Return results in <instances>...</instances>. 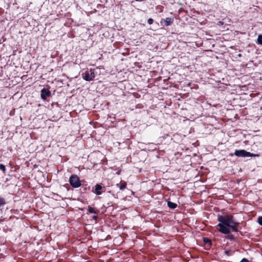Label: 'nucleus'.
<instances>
[{
    "mask_svg": "<svg viewBox=\"0 0 262 262\" xmlns=\"http://www.w3.org/2000/svg\"><path fill=\"white\" fill-rule=\"evenodd\" d=\"M217 230L222 233L228 234L231 231H237L238 224L234 222L230 215L218 216Z\"/></svg>",
    "mask_w": 262,
    "mask_h": 262,
    "instance_id": "nucleus-1",
    "label": "nucleus"
},
{
    "mask_svg": "<svg viewBox=\"0 0 262 262\" xmlns=\"http://www.w3.org/2000/svg\"><path fill=\"white\" fill-rule=\"evenodd\" d=\"M95 77V70L91 69L89 71H86L82 74L83 78L86 81H91Z\"/></svg>",
    "mask_w": 262,
    "mask_h": 262,
    "instance_id": "nucleus-2",
    "label": "nucleus"
},
{
    "mask_svg": "<svg viewBox=\"0 0 262 262\" xmlns=\"http://www.w3.org/2000/svg\"><path fill=\"white\" fill-rule=\"evenodd\" d=\"M69 182L73 187L77 188L80 186V180L77 176H72L70 178Z\"/></svg>",
    "mask_w": 262,
    "mask_h": 262,
    "instance_id": "nucleus-3",
    "label": "nucleus"
},
{
    "mask_svg": "<svg viewBox=\"0 0 262 262\" xmlns=\"http://www.w3.org/2000/svg\"><path fill=\"white\" fill-rule=\"evenodd\" d=\"M234 154L237 157H252L254 155L249 152H247L245 150H236Z\"/></svg>",
    "mask_w": 262,
    "mask_h": 262,
    "instance_id": "nucleus-4",
    "label": "nucleus"
},
{
    "mask_svg": "<svg viewBox=\"0 0 262 262\" xmlns=\"http://www.w3.org/2000/svg\"><path fill=\"white\" fill-rule=\"evenodd\" d=\"M50 95V92L47 89H43L41 91V97L45 100Z\"/></svg>",
    "mask_w": 262,
    "mask_h": 262,
    "instance_id": "nucleus-5",
    "label": "nucleus"
},
{
    "mask_svg": "<svg viewBox=\"0 0 262 262\" xmlns=\"http://www.w3.org/2000/svg\"><path fill=\"white\" fill-rule=\"evenodd\" d=\"M102 189V186L99 184H97L95 186V192L97 195L101 194V192H100V190Z\"/></svg>",
    "mask_w": 262,
    "mask_h": 262,
    "instance_id": "nucleus-6",
    "label": "nucleus"
},
{
    "mask_svg": "<svg viewBox=\"0 0 262 262\" xmlns=\"http://www.w3.org/2000/svg\"><path fill=\"white\" fill-rule=\"evenodd\" d=\"M164 22L166 26H169L172 23L173 19L171 18L168 17L165 19Z\"/></svg>",
    "mask_w": 262,
    "mask_h": 262,
    "instance_id": "nucleus-7",
    "label": "nucleus"
},
{
    "mask_svg": "<svg viewBox=\"0 0 262 262\" xmlns=\"http://www.w3.org/2000/svg\"><path fill=\"white\" fill-rule=\"evenodd\" d=\"M167 205L171 209H174L177 207V204L176 203L171 202H168Z\"/></svg>",
    "mask_w": 262,
    "mask_h": 262,
    "instance_id": "nucleus-8",
    "label": "nucleus"
},
{
    "mask_svg": "<svg viewBox=\"0 0 262 262\" xmlns=\"http://www.w3.org/2000/svg\"><path fill=\"white\" fill-rule=\"evenodd\" d=\"M116 186L119 188L120 190H123L126 188V183H123L121 185H120L119 184H117Z\"/></svg>",
    "mask_w": 262,
    "mask_h": 262,
    "instance_id": "nucleus-9",
    "label": "nucleus"
},
{
    "mask_svg": "<svg viewBox=\"0 0 262 262\" xmlns=\"http://www.w3.org/2000/svg\"><path fill=\"white\" fill-rule=\"evenodd\" d=\"M257 42L258 44L262 45V35L258 36Z\"/></svg>",
    "mask_w": 262,
    "mask_h": 262,
    "instance_id": "nucleus-10",
    "label": "nucleus"
},
{
    "mask_svg": "<svg viewBox=\"0 0 262 262\" xmlns=\"http://www.w3.org/2000/svg\"><path fill=\"white\" fill-rule=\"evenodd\" d=\"M204 243H205L206 245H207V246H208V247H209V246H210V241L208 239H207V238H205L204 239Z\"/></svg>",
    "mask_w": 262,
    "mask_h": 262,
    "instance_id": "nucleus-11",
    "label": "nucleus"
},
{
    "mask_svg": "<svg viewBox=\"0 0 262 262\" xmlns=\"http://www.w3.org/2000/svg\"><path fill=\"white\" fill-rule=\"evenodd\" d=\"M88 210L90 213H96L94 209L92 207H89L88 209Z\"/></svg>",
    "mask_w": 262,
    "mask_h": 262,
    "instance_id": "nucleus-12",
    "label": "nucleus"
},
{
    "mask_svg": "<svg viewBox=\"0 0 262 262\" xmlns=\"http://www.w3.org/2000/svg\"><path fill=\"white\" fill-rule=\"evenodd\" d=\"M258 223L262 226V216H260L258 219Z\"/></svg>",
    "mask_w": 262,
    "mask_h": 262,
    "instance_id": "nucleus-13",
    "label": "nucleus"
},
{
    "mask_svg": "<svg viewBox=\"0 0 262 262\" xmlns=\"http://www.w3.org/2000/svg\"><path fill=\"white\" fill-rule=\"evenodd\" d=\"M0 169L2 170L4 172L5 171V166L1 164H0Z\"/></svg>",
    "mask_w": 262,
    "mask_h": 262,
    "instance_id": "nucleus-14",
    "label": "nucleus"
},
{
    "mask_svg": "<svg viewBox=\"0 0 262 262\" xmlns=\"http://www.w3.org/2000/svg\"><path fill=\"white\" fill-rule=\"evenodd\" d=\"M147 23L149 24V25H151L153 23V20L151 18H149L148 20H147Z\"/></svg>",
    "mask_w": 262,
    "mask_h": 262,
    "instance_id": "nucleus-15",
    "label": "nucleus"
},
{
    "mask_svg": "<svg viewBox=\"0 0 262 262\" xmlns=\"http://www.w3.org/2000/svg\"><path fill=\"white\" fill-rule=\"evenodd\" d=\"M241 262H248V261L247 259L244 258L241 261Z\"/></svg>",
    "mask_w": 262,
    "mask_h": 262,
    "instance_id": "nucleus-16",
    "label": "nucleus"
},
{
    "mask_svg": "<svg viewBox=\"0 0 262 262\" xmlns=\"http://www.w3.org/2000/svg\"><path fill=\"white\" fill-rule=\"evenodd\" d=\"M3 204H4V201L3 199H0V205Z\"/></svg>",
    "mask_w": 262,
    "mask_h": 262,
    "instance_id": "nucleus-17",
    "label": "nucleus"
},
{
    "mask_svg": "<svg viewBox=\"0 0 262 262\" xmlns=\"http://www.w3.org/2000/svg\"><path fill=\"white\" fill-rule=\"evenodd\" d=\"M136 1H142L143 0H136Z\"/></svg>",
    "mask_w": 262,
    "mask_h": 262,
    "instance_id": "nucleus-18",
    "label": "nucleus"
}]
</instances>
